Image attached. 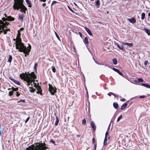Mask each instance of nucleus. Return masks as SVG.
I'll list each match as a JSON object with an SVG mask.
<instances>
[{
	"mask_svg": "<svg viewBox=\"0 0 150 150\" xmlns=\"http://www.w3.org/2000/svg\"><path fill=\"white\" fill-rule=\"evenodd\" d=\"M21 30H23L24 29V28H21L20 29Z\"/></svg>",
	"mask_w": 150,
	"mask_h": 150,
	"instance_id": "63",
	"label": "nucleus"
},
{
	"mask_svg": "<svg viewBox=\"0 0 150 150\" xmlns=\"http://www.w3.org/2000/svg\"><path fill=\"white\" fill-rule=\"evenodd\" d=\"M148 15L149 17H150V13H148Z\"/></svg>",
	"mask_w": 150,
	"mask_h": 150,
	"instance_id": "64",
	"label": "nucleus"
},
{
	"mask_svg": "<svg viewBox=\"0 0 150 150\" xmlns=\"http://www.w3.org/2000/svg\"><path fill=\"white\" fill-rule=\"evenodd\" d=\"M108 94V96H110L112 95H114V93L112 92H110Z\"/></svg>",
	"mask_w": 150,
	"mask_h": 150,
	"instance_id": "43",
	"label": "nucleus"
},
{
	"mask_svg": "<svg viewBox=\"0 0 150 150\" xmlns=\"http://www.w3.org/2000/svg\"><path fill=\"white\" fill-rule=\"evenodd\" d=\"M50 142L52 144H54L55 143V141L53 139H51L50 140Z\"/></svg>",
	"mask_w": 150,
	"mask_h": 150,
	"instance_id": "42",
	"label": "nucleus"
},
{
	"mask_svg": "<svg viewBox=\"0 0 150 150\" xmlns=\"http://www.w3.org/2000/svg\"><path fill=\"white\" fill-rule=\"evenodd\" d=\"M30 52V51L29 52H28V51H27L25 53H24V54H25V57H26V56H27V54L28 55L29 54V53H28ZM23 53H24L23 52Z\"/></svg>",
	"mask_w": 150,
	"mask_h": 150,
	"instance_id": "44",
	"label": "nucleus"
},
{
	"mask_svg": "<svg viewBox=\"0 0 150 150\" xmlns=\"http://www.w3.org/2000/svg\"><path fill=\"white\" fill-rule=\"evenodd\" d=\"M4 16L6 18H2V20L4 21H14V18L11 17V16H7L6 14H4Z\"/></svg>",
	"mask_w": 150,
	"mask_h": 150,
	"instance_id": "8",
	"label": "nucleus"
},
{
	"mask_svg": "<svg viewBox=\"0 0 150 150\" xmlns=\"http://www.w3.org/2000/svg\"><path fill=\"white\" fill-rule=\"evenodd\" d=\"M12 59V56L11 55H9V58L8 62L11 63Z\"/></svg>",
	"mask_w": 150,
	"mask_h": 150,
	"instance_id": "24",
	"label": "nucleus"
},
{
	"mask_svg": "<svg viewBox=\"0 0 150 150\" xmlns=\"http://www.w3.org/2000/svg\"><path fill=\"white\" fill-rule=\"evenodd\" d=\"M68 7H69V9L72 12L74 13V11L69 6H68Z\"/></svg>",
	"mask_w": 150,
	"mask_h": 150,
	"instance_id": "49",
	"label": "nucleus"
},
{
	"mask_svg": "<svg viewBox=\"0 0 150 150\" xmlns=\"http://www.w3.org/2000/svg\"><path fill=\"white\" fill-rule=\"evenodd\" d=\"M9 79L12 81H14L15 80L14 79H13L11 77H9Z\"/></svg>",
	"mask_w": 150,
	"mask_h": 150,
	"instance_id": "54",
	"label": "nucleus"
},
{
	"mask_svg": "<svg viewBox=\"0 0 150 150\" xmlns=\"http://www.w3.org/2000/svg\"><path fill=\"white\" fill-rule=\"evenodd\" d=\"M79 35L81 37H82V34L80 32H79Z\"/></svg>",
	"mask_w": 150,
	"mask_h": 150,
	"instance_id": "51",
	"label": "nucleus"
},
{
	"mask_svg": "<svg viewBox=\"0 0 150 150\" xmlns=\"http://www.w3.org/2000/svg\"><path fill=\"white\" fill-rule=\"evenodd\" d=\"M122 44L124 45H127L130 47H132L133 46V44L131 43H123Z\"/></svg>",
	"mask_w": 150,
	"mask_h": 150,
	"instance_id": "19",
	"label": "nucleus"
},
{
	"mask_svg": "<svg viewBox=\"0 0 150 150\" xmlns=\"http://www.w3.org/2000/svg\"><path fill=\"white\" fill-rule=\"evenodd\" d=\"M4 21H3L1 20H0V27H1V29L2 28H5L6 27V26L7 25H8V24L7 23H6V21L5 22H4Z\"/></svg>",
	"mask_w": 150,
	"mask_h": 150,
	"instance_id": "10",
	"label": "nucleus"
},
{
	"mask_svg": "<svg viewBox=\"0 0 150 150\" xmlns=\"http://www.w3.org/2000/svg\"><path fill=\"white\" fill-rule=\"evenodd\" d=\"M144 80L142 78H138L137 79V81L138 82H143Z\"/></svg>",
	"mask_w": 150,
	"mask_h": 150,
	"instance_id": "33",
	"label": "nucleus"
},
{
	"mask_svg": "<svg viewBox=\"0 0 150 150\" xmlns=\"http://www.w3.org/2000/svg\"><path fill=\"white\" fill-rule=\"evenodd\" d=\"M49 91L51 94L52 95H54L56 92V88L53 87L52 85L49 84Z\"/></svg>",
	"mask_w": 150,
	"mask_h": 150,
	"instance_id": "7",
	"label": "nucleus"
},
{
	"mask_svg": "<svg viewBox=\"0 0 150 150\" xmlns=\"http://www.w3.org/2000/svg\"><path fill=\"white\" fill-rule=\"evenodd\" d=\"M110 126V125H109V127H108V128L107 129V132H109V131Z\"/></svg>",
	"mask_w": 150,
	"mask_h": 150,
	"instance_id": "58",
	"label": "nucleus"
},
{
	"mask_svg": "<svg viewBox=\"0 0 150 150\" xmlns=\"http://www.w3.org/2000/svg\"><path fill=\"white\" fill-rule=\"evenodd\" d=\"M40 1L45 2L46 1V0H40Z\"/></svg>",
	"mask_w": 150,
	"mask_h": 150,
	"instance_id": "60",
	"label": "nucleus"
},
{
	"mask_svg": "<svg viewBox=\"0 0 150 150\" xmlns=\"http://www.w3.org/2000/svg\"><path fill=\"white\" fill-rule=\"evenodd\" d=\"M122 115H120L119 117H118L117 120V122H118L119 121L120 119L122 118Z\"/></svg>",
	"mask_w": 150,
	"mask_h": 150,
	"instance_id": "36",
	"label": "nucleus"
},
{
	"mask_svg": "<svg viewBox=\"0 0 150 150\" xmlns=\"http://www.w3.org/2000/svg\"><path fill=\"white\" fill-rule=\"evenodd\" d=\"M55 115L56 117V122L55 123V125H57L58 124L59 122V117H58L57 116L56 114L55 113L54 114V115Z\"/></svg>",
	"mask_w": 150,
	"mask_h": 150,
	"instance_id": "16",
	"label": "nucleus"
},
{
	"mask_svg": "<svg viewBox=\"0 0 150 150\" xmlns=\"http://www.w3.org/2000/svg\"><path fill=\"white\" fill-rule=\"evenodd\" d=\"M34 87H35L37 89L38 91L37 92V93L38 94H40V95H42V94L41 93L42 91L41 89V87L39 86H37L36 84L35 83V85L33 86Z\"/></svg>",
	"mask_w": 150,
	"mask_h": 150,
	"instance_id": "9",
	"label": "nucleus"
},
{
	"mask_svg": "<svg viewBox=\"0 0 150 150\" xmlns=\"http://www.w3.org/2000/svg\"><path fill=\"white\" fill-rule=\"evenodd\" d=\"M112 69L115 71L117 72L119 71V70L117 69H115V68H112Z\"/></svg>",
	"mask_w": 150,
	"mask_h": 150,
	"instance_id": "38",
	"label": "nucleus"
},
{
	"mask_svg": "<svg viewBox=\"0 0 150 150\" xmlns=\"http://www.w3.org/2000/svg\"><path fill=\"white\" fill-rule=\"evenodd\" d=\"M55 35H56V36L57 37V38L59 40H60V38H59V35H58V34H57V33L55 32Z\"/></svg>",
	"mask_w": 150,
	"mask_h": 150,
	"instance_id": "39",
	"label": "nucleus"
},
{
	"mask_svg": "<svg viewBox=\"0 0 150 150\" xmlns=\"http://www.w3.org/2000/svg\"><path fill=\"white\" fill-rule=\"evenodd\" d=\"M134 82H138V81H137V80H135L134 81Z\"/></svg>",
	"mask_w": 150,
	"mask_h": 150,
	"instance_id": "62",
	"label": "nucleus"
},
{
	"mask_svg": "<svg viewBox=\"0 0 150 150\" xmlns=\"http://www.w3.org/2000/svg\"><path fill=\"white\" fill-rule=\"evenodd\" d=\"M52 70L54 73L56 72V69L55 67L54 66H52Z\"/></svg>",
	"mask_w": 150,
	"mask_h": 150,
	"instance_id": "34",
	"label": "nucleus"
},
{
	"mask_svg": "<svg viewBox=\"0 0 150 150\" xmlns=\"http://www.w3.org/2000/svg\"><path fill=\"white\" fill-rule=\"evenodd\" d=\"M145 97V96L143 95V96H140V97H140V98H144Z\"/></svg>",
	"mask_w": 150,
	"mask_h": 150,
	"instance_id": "57",
	"label": "nucleus"
},
{
	"mask_svg": "<svg viewBox=\"0 0 150 150\" xmlns=\"http://www.w3.org/2000/svg\"><path fill=\"white\" fill-rule=\"evenodd\" d=\"M127 103L126 102L123 105L121 106V109L122 110L124 109L127 106Z\"/></svg>",
	"mask_w": 150,
	"mask_h": 150,
	"instance_id": "18",
	"label": "nucleus"
},
{
	"mask_svg": "<svg viewBox=\"0 0 150 150\" xmlns=\"http://www.w3.org/2000/svg\"><path fill=\"white\" fill-rule=\"evenodd\" d=\"M95 6L96 8H98L99 7L100 5V2L99 0H97L95 1Z\"/></svg>",
	"mask_w": 150,
	"mask_h": 150,
	"instance_id": "11",
	"label": "nucleus"
},
{
	"mask_svg": "<svg viewBox=\"0 0 150 150\" xmlns=\"http://www.w3.org/2000/svg\"><path fill=\"white\" fill-rule=\"evenodd\" d=\"M148 63V61H145L144 62V65L146 66L147 65V64Z\"/></svg>",
	"mask_w": 150,
	"mask_h": 150,
	"instance_id": "45",
	"label": "nucleus"
},
{
	"mask_svg": "<svg viewBox=\"0 0 150 150\" xmlns=\"http://www.w3.org/2000/svg\"><path fill=\"white\" fill-rule=\"evenodd\" d=\"M119 74L122 76H124V74L121 72H120Z\"/></svg>",
	"mask_w": 150,
	"mask_h": 150,
	"instance_id": "53",
	"label": "nucleus"
},
{
	"mask_svg": "<svg viewBox=\"0 0 150 150\" xmlns=\"http://www.w3.org/2000/svg\"><path fill=\"white\" fill-rule=\"evenodd\" d=\"M29 88L30 89V91L31 92L34 93L35 92V89H33L32 86L30 87Z\"/></svg>",
	"mask_w": 150,
	"mask_h": 150,
	"instance_id": "26",
	"label": "nucleus"
},
{
	"mask_svg": "<svg viewBox=\"0 0 150 150\" xmlns=\"http://www.w3.org/2000/svg\"><path fill=\"white\" fill-rule=\"evenodd\" d=\"M45 143H42L40 144H39L38 145L35 146L32 145L31 146H29L26 149V150H45L47 148V147L46 146Z\"/></svg>",
	"mask_w": 150,
	"mask_h": 150,
	"instance_id": "3",
	"label": "nucleus"
},
{
	"mask_svg": "<svg viewBox=\"0 0 150 150\" xmlns=\"http://www.w3.org/2000/svg\"><path fill=\"white\" fill-rule=\"evenodd\" d=\"M14 4L13 7L14 10H19L21 9L20 11L22 12L25 13V11L27 10L26 8L23 4V0H15Z\"/></svg>",
	"mask_w": 150,
	"mask_h": 150,
	"instance_id": "2",
	"label": "nucleus"
},
{
	"mask_svg": "<svg viewBox=\"0 0 150 150\" xmlns=\"http://www.w3.org/2000/svg\"><path fill=\"white\" fill-rule=\"evenodd\" d=\"M108 132H106L105 134V137H107V136L108 135Z\"/></svg>",
	"mask_w": 150,
	"mask_h": 150,
	"instance_id": "52",
	"label": "nucleus"
},
{
	"mask_svg": "<svg viewBox=\"0 0 150 150\" xmlns=\"http://www.w3.org/2000/svg\"><path fill=\"white\" fill-rule=\"evenodd\" d=\"M33 73H34V72H33L30 73H29V72H28L27 73L25 72V74L23 73L20 74V76L22 79H23L25 81L26 79H28V77H30L32 75Z\"/></svg>",
	"mask_w": 150,
	"mask_h": 150,
	"instance_id": "6",
	"label": "nucleus"
},
{
	"mask_svg": "<svg viewBox=\"0 0 150 150\" xmlns=\"http://www.w3.org/2000/svg\"><path fill=\"white\" fill-rule=\"evenodd\" d=\"M143 30H144L145 32L147 34V35L149 36L150 35V30L146 28H144Z\"/></svg>",
	"mask_w": 150,
	"mask_h": 150,
	"instance_id": "15",
	"label": "nucleus"
},
{
	"mask_svg": "<svg viewBox=\"0 0 150 150\" xmlns=\"http://www.w3.org/2000/svg\"><path fill=\"white\" fill-rule=\"evenodd\" d=\"M141 85L147 88H150V85H148L147 83H141Z\"/></svg>",
	"mask_w": 150,
	"mask_h": 150,
	"instance_id": "20",
	"label": "nucleus"
},
{
	"mask_svg": "<svg viewBox=\"0 0 150 150\" xmlns=\"http://www.w3.org/2000/svg\"><path fill=\"white\" fill-rule=\"evenodd\" d=\"M26 2L28 5V6L31 7L32 6V4L29 0H25Z\"/></svg>",
	"mask_w": 150,
	"mask_h": 150,
	"instance_id": "23",
	"label": "nucleus"
},
{
	"mask_svg": "<svg viewBox=\"0 0 150 150\" xmlns=\"http://www.w3.org/2000/svg\"><path fill=\"white\" fill-rule=\"evenodd\" d=\"M30 118L29 117H28L27 118V119L25 121V122L26 123L29 120Z\"/></svg>",
	"mask_w": 150,
	"mask_h": 150,
	"instance_id": "50",
	"label": "nucleus"
},
{
	"mask_svg": "<svg viewBox=\"0 0 150 150\" xmlns=\"http://www.w3.org/2000/svg\"><path fill=\"white\" fill-rule=\"evenodd\" d=\"M20 31V30H18V34L16 37V49L18 50V51L19 52H23L24 53H25L27 51L29 52L30 51L31 46L29 45L28 47H27L22 42L21 39L20 38L21 35Z\"/></svg>",
	"mask_w": 150,
	"mask_h": 150,
	"instance_id": "1",
	"label": "nucleus"
},
{
	"mask_svg": "<svg viewBox=\"0 0 150 150\" xmlns=\"http://www.w3.org/2000/svg\"><path fill=\"white\" fill-rule=\"evenodd\" d=\"M14 94H15L17 97L19 96L20 95V93H19L18 92H16L14 93Z\"/></svg>",
	"mask_w": 150,
	"mask_h": 150,
	"instance_id": "40",
	"label": "nucleus"
},
{
	"mask_svg": "<svg viewBox=\"0 0 150 150\" xmlns=\"http://www.w3.org/2000/svg\"><path fill=\"white\" fill-rule=\"evenodd\" d=\"M145 17V14L144 13H142V14L141 19L143 20L144 19Z\"/></svg>",
	"mask_w": 150,
	"mask_h": 150,
	"instance_id": "28",
	"label": "nucleus"
},
{
	"mask_svg": "<svg viewBox=\"0 0 150 150\" xmlns=\"http://www.w3.org/2000/svg\"><path fill=\"white\" fill-rule=\"evenodd\" d=\"M57 2L56 1H52V5L53 4H56Z\"/></svg>",
	"mask_w": 150,
	"mask_h": 150,
	"instance_id": "48",
	"label": "nucleus"
},
{
	"mask_svg": "<svg viewBox=\"0 0 150 150\" xmlns=\"http://www.w3.org/2000/svg\"><path fill=\"white\" fill-rule=\"evenodd\" d=\"M86 121L85 119H84L83 120L82 122V124L85 125L86 124Z\"/></svg>",
	"mask_w": 150,
	"mask_h": 150,
	"instance_id": "35",
	"label": "nucleus"
},
{
	"mask_svg": "<svg viewBox=\"0 0 150 150\" xmlns=\"http://www.w3.org/2000/svg\"><path fill=\"white\" fill-rule=\"evenodd\" d=\"M81 136V135H79V134H78V135H76V137H80Z\"/></svg>",
	"mask_w": 150,
	"mask_h": 150,
	"instance_id": "61",
	"label": "nucleus"
},
{
	"mask_svg": "<svg viewBox=\"0 0 150 150\" xmlns=\"http://www.w3.org/2000/svg\"><path fill=\"white\" fill-rule=\"evenodd\" d=\"M32 75L30 77H28V79H26L25 81L27 83V86H28L31 85L32 86H33V84L35 85V79L37 78V76L35 73H33Z\"/></svg>",
	"mask_w": 150,
	"mask_h": 150,
	"instance_id": "5",
	"label": "nucleus"
},
{
	"mask_svg": "<svg viewBox=\"0 0 150 150\" xmlns=\"http://www.w3.org/2000/svg\"><path fill=\"white\" fill-rule=\"evenodd\" d=\"M11 89L13 91H17L18 89V88H14V87H12Z\"/></svg>",
	"mask_w": 150,
	"mask_h": 150,
	"instance_id": "31",
	"label": "nucleus"
},
{
	"mask_svg": "<svg viewBox=\"0 0 150 150\" xmlns=\"http://www.w3.org/2000/svg\"><path fill=\"white\" fill-rule=\"evenodd\" d=\"M20 102H25V100H23V99H21L20 100L18 101V103H19Z\"/></svg>",
	"mask_w": 150,
	"mask_h": 150,
	"instance_id": "46",
	"label": "nucleus"
},
{
	"mask_svg": "<svg viewBox=\"0 0 150 150\" xmlns=\"http://www.w3.org/2000/svg\"><path fill=\"white\" fill-rule=\"evenodd\" d=\"M84 42L87 45H88V38L87 37H86L85 38L84 40H83Z\"/></svg>",
	"mask_w": 150,
	"mask_h": 150,
	"instance_id": "22",
	"label": "nucleus"
},
{
	"mask_svg": "<svg viewBox=\"0 0 150 150\" xmlns=\"http://www.w3.org/2000/svg\"><path fill=\"white\" fill-rule=\"evenodd\" d=\"M114 95L115 97H117L118 96V95H117V94H115L114 93V95Z\"/></svg>",
	"mask_w": 150,
	"mask_h": 150,
	"instance_id": "59",
	"label": "nucleus"
},
{
	"mask_svg": "<svg viewBox=\"0 0 150 150\" xmlns=\"http://www.w3.org/2000/svg\"><path fill=\"white\" fill-rule=\"evenodd\" d=\"M46 5V4L45 3H43L42 4V6L44 7Z\"/></svg>",
	"mask_w": 150,
	"mask_h": 150,
	"instance_id": "56",
	"label": "nucleus"
},
{
	"mask_svg": "<svg viewBox=\"0 0 150 150\" xmlns=\"http://www.w3.org/2000/svg\"><path fill=\"white\" fill-rule=\"evenodd\" d=\"M85 28L89 35L91 36L92 35V33L90 29L86 27H85Z\"/></svg>",
	"mask_w": 150,
	"mask_h": 150,
	"instance_id": "14",
	"label": "nucleus"
},
{
	"mask_svg": "<svg viewBox=\"0 0 150 150\" xmlns=\"http://www.w3.org/2000/svg\"><path fill=\"white\" fill-rule=\"evenodd\" d=\"M91 125L93 128V131H94L96 129V126L93 121H92L91 122Z\"/></svg>",
	"mask_w": 150,
	"mask_h": 150,
	"instance_id": "13",
	"label": "nucleus"
},
{
	"mask_svg": "<svg viewBox=\"0 0 150 150\" xmlns=\"http://www.w3.org/2000/svg\"><path fill=\"white\" fill-rule=\"evenodd\" d=\"M127 20H128L130 23H135L136 21V19L134 17H132L131 18H127Z\"/></svg>",
	"mask_w": 150,
	"mask_h": 150,
	"instance_id": "12",
	"label": "nucleus"
},
{
	"mask_svg": "<svg viewBox=\"0 0 150 150\" xmlns=\"http://www.w3.org/2000/svg\"><path fill=\"white\" fill-rule=\"evenodd\" d=\"M24 17V16L23 15H20L19 16L18 19L21 20L22 22H23V18Z\"/></svg>",
	"mask_w": 150,
	"mask_h": 150,
	"instance_id": "17",
	"label": "nucleus"
},
{
	"mask_svg": "<svg viewBox=\"0 0 150 150\" xmlns=\"http://www.w3.org/2000/svg\"><path fill=\"white\" fill-rule=\"evenodd\" d=\"M95 140L94 138H93L92 139V143L93 144H94V143Z\"/></svg>",
	"mask_w": 150,
	"mask_h": 150,
	"instance_id": "55",
	"label": "nucleus"
},
{
	"mask_svg": "<svg viewBox=\"0 0 150 150\" xmlns=\"http://www.w3.org/2000/svg\"><path fill=\"white\" fill-rule=\"evenodd\" d=\"M13 82L18 85H20V82L17 80H15Z\"/></svg>",
	"mask_w": 150,
	"mask_h": 150,
	"instance_id": "29",
	"label": "nucleus"
},
{
	"mask_svg": "<svg viewBox=\"0 0 150 150\" xmlns=\"http://www.w3.org/2000/svg\"><path fill=\"white\" fill-rule=\"evenodd\" d=\"M112 61L113 62V63L114 64H115V65L117 64V60L116 58L113 59H112Z\"/></svg>",
	"mask_w": 150,
	"mask_h": 150,
	"instance_id": "25",
	"label": "nucleus"
},
{
	"mask_svg": "<svg viewBox=\"0 0 150 150\" xmlns=\"http://www.w3.org/2000/svg\"><path fill=\"white\" fill-rule=\"evenodd\" d=\"M114 107L116 109H117L118 106V103L116 102H114L113 103Z\"/></svg>",
	"mask_w": 150,
	"mask_h": 150,
	"instance_id": "21",
	"label": "nucleus"
},
{
	"mask_svg": "<svg viewBox=\"0 0 150 150\" xmlns=\"http://www.w3.org/2000/svg\"><path fill=\"white\" fill-rule=\"evenodd\" d=\"M117 47L121 50H123L124 48L123 46H120L118 45H117Z\"/></svg>",
	"mask_w": 150,
	"mask_h": 150,
	"instance_id": "30",
	"label": "nucleus"
},
{
	"mask_svg": "<svg viewBox=\"0 0 150 150\" xmlns=\"http://www.w3.org/2000/svg\"><path fill=\"white\" fill-rule=\"evenodd\" d=\"M38 66V64L37 63H35L34 65V70L36 72H37V67Z\"/></svg>",
	"mask_w": 150,
	"mask_h": 150,
	"instance_id": "32",
	"label": "nucleus"
},
{
	"mask_svg": "<svg viewBox=\"0 0 150 150\" xmlns=\"http://www.w3.org/2000/svg\"><path fill=\"white\" fill-rule=\"evenodd\" d=\"M13 93V91H10L9 92V96H12Z\"/></svg>",
	"mask_w": 150,
	"mask_h": 150,
	"instance_id": "37",
	"label": "nucleus"
},
{
	"mask_svg": "<svg viewBox=\"0 0 150 150\" xmlns=\"http://www.w3.org/2000/svg\"><path fill=\"white\" fill-rule=\"evenodd\" d=\"M103 144L104 145H106L107 144V137H105Z\"/></svg>",
	"mask_w": 150,
	"mask_h": 150,
	"instance_id": "27",
	"label": "nucleus"
},
{
	"mask_svg": "<svg viewBox=\"0 0 150 150\" xmlns=\"http://www.w3.org/2000/svg\"><path fill=\"white\" fill-rule=\"evenodd\" d=\"M45 143H42L40 144H39L38 145L35 146L32 145L31 146H29L26 149V150H45L47 148V147L46 146Z\"/></svg>",
	"mask_w": 150,
	"mask_h": 150,
	"instance_id": "4",
	"label": "nucleus"
},
{
	"mask_svg": "<svg viewBox=\"0 0 150 150\" xmlns=\"http://www.w3.org/2000/svg\"><path fill=\"white\" fill-rule=\"evenodd\" d=\"M2 28V30L4 32V34H6L7 33V31H6L3 28Z\"/></svg>",
	"mask_w": 150,
	"mask_h": 150,
	"instance_id": "41",
	"label": "nucleus"
},
{
	"mask_svg": "<svg viewBox=\"0 0 150 150\" xmlns=\"http://www.w3.org/2000/svg\"><path fill=\"white\" fill-rule=\"evenodd\" d=\"M120 100L122 101H125V99L124 98H122L120 99Z\"/></svg>",
	"mask_w": 150,
	"mask_h": 150,
	"instance_id": "47",
	"label": "nucleus"
}]
</instances>
